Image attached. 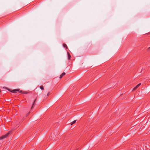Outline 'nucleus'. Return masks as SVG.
<instances>
[{"instance_id":"3","label":"nucleus","mask_w":150,"mask_h":150,"mask_svg":"<svg viewBox=\"0 0 150 150\" xmlns=\"http://www.w3.org/2000/svg\"><path fill=\"white\" fill-rule=\"evenodd\" d=\"M67 55H68V59H69V60L70 59L71 56L70 54H69V53L68 52H67Z\"/></svg>"},{"instance_id":"11","label":"nucleus","mask_w":150,"mask_h":150,"mask_svg":"<svg viewBox=\"0 0 150 150\" xmlns=\"http://www.w3.org/2000/svg\"><path fill=\"white\" fill-rule=\"evenodd\" d=\"M78 149H76V150H78Z\"/></svg>"},{"instance_id":"8","label":"nucleus","mask_w":150,"mask_h":150,"mask_svg":"<svg viewBox=\"0 0 150 150\" xmlns=\"http://www.w3.org/2000/svg\"><path fill=\"white\" fill-rule=\"evenodd\" d=\"M40 88L42 90L44 89V87L42 86H40Z\"/></svg>"},{"instance_id":"6","label":"nucleus","mask_w":150,"mask_h":150,"mask_svg":"<svg viewBox=\"0 0 150 150\" xmlns=\"http://www.w3.org/2000/svg\"><path fill=\"white\" fill-rule=\"evenodd\" d=\"M76 120H74V121H73L72 122H71L70 123V124H71V125H72L73 124H74V123L76 122Z\"/></svg>"},{"instance_id":"9","label":"nucleus","mask_w":150,"mask_h":150,"mask_svg":"<svg viewBox=\"0 0 150 150\" xmlns=\"http://www.w3.org/2000/svg\"><path fill=\"white\" fill-rule=\"evenodd\" d=\"M35 101H34V103H33V105H32V107H31V108H33V106H34V103H35Z\"/></svg>"},{"instance_id":"4","label":"nucleus","mask_w":150,"mask_h":150,"mask_svg":"<svg viewBox=\"0 0 150 150\" xmlns=\"http://www.w3.org/2000/svg\"><path fill=\"white\" fill-rule=\"evenodd\" d=\"M65 73L64 72H63V73L60 76H59V78L61 79L62 78V77H63V76H64L65 75Z\"/></svg>"},{"instance_id":"10","label":"nucleus","mask_w":150,"mask_h":150,"mask_svg":"<svg viewBox=\"0 0 150 150\" xmlns=\"http://www.w3.org/2000/svg\"><path fill=\"white\" fill-rule=\"evenodd\" d=\"M148 50H150V47L148 48Z\"/></svg>"},{"instance_id":"1","label":"nucleus","mask_w":150,"mask_h":150,"mask_svg":"<svg viewBox=\"0 0 150 150\" xmlns=\"http://www.w3.org/2000/svg\"><path fill=\"white\" fill-rule=\"evenodd\" d=\"M11 132V131L7 133L6 134L4 135L1 137H0V139H3L7 137L8 135L10 134Z\"/></svg>"},{"instance_id":"5","label":"nucleus","mask_w":150,"mask_h":150,"mask_svg":"<svg viewBox=\"0 0 150 150\" xmlns=\"http://www.w3.org/2000/svg\"><path fill=\"white\" fill-rule=\"evenodd\" d=\"M63 46L64 47L66 48V49H68V47H67V45L65 44V43L63 44Z\"/></svg>"},{"instance_id":"7","label":"nucleus","mask_w":150,"mask_h":150,"mask_svg":"<svg viewBox=\"0 0 150 150\" xmlns=\"http://www.w3.org/2000/svg\"><path fill=\"white\" fill-rule=\"evenodd\" d=\"M18 91V90H12V92H13V93H16V91Z\"/></svg>"},{"instance_id":"2","label":"nucleus","mask_w":150,"mask_h":150,"mask_svg":"<svg viewBox=\"0 0 150 150\" xmlns=\"http://www.w3.org/2000/svg\"><path fill=\"white\" fill-rule=\"evenodd\" d=\"M141 85V83H139L138 84V85H137L135 87H134L133 89V90H136L138 87Z\"/></svg>"}]
</instances>
